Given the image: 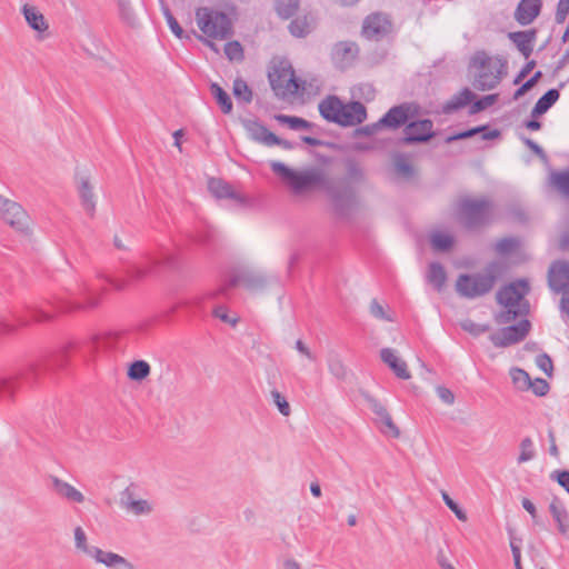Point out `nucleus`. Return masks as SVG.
I'll list each match as a JSON object with an SVG mask.
<instances>
[{"label":"nucleus","mask_w":569,"mask_h":569,"mask_svg":"<svg viewBox=\"0 0 569 569\" xmlns=\"http://www.w3.org/2000/svg\"><path fill=\"white\" fill-rule=\"evenodd\" d=\"M346 181L328 183L327 193L332 202L335 213L340 218H348L358 203L357 192L350 183H363L366 172L355 158L345 160Z\"/></svg>","instance_id":"obj_1"},{"label":"nucleus","mask_w":569,"mask_h":569,"mask_svg":"<svg viewBox=\"0 0 569 569\" xmlns=\"http://www.w3.org/2000/svg\"><path fill=\"white\" fill-rule=\"evenodd\" d=\"M323 119L341 127H353L367 119V109L360 101L343 103L337 96H328L319 103Z\"/></svg>","instance_id":"obj_2"},{"label":"nucleus","mask_w":569,"mask_h":569,"mask_svg":"<svg viewBox=\"0 0 569 569\" xmlns=\"http://www.w3.org/2000/svg\"><path fill=\"white\" fill-rule=\"evenodd\" d=\"M500 264L490 262L483 270L473 274L462 273L456 281V291L467 299H475L489 293L500 274Z\"/></svg>","instance_id":"obj_3"},{"label":"nucleus","mask_w":569,"mask_h":569,"mask_svg":"<svg viewBox=\"0 0 569 569\" xmlns=\"http://www.w3.org/2000/svg\"><path fill=\"white\" fill-rule=\"evenodd\" d=\"M112 338L110 336H93L78 347L77 342L70 341L61 347L59 351L52 355L47 362H32L37 365V378L42 368L46 369H60L68 362L70 351L78 349L84 357L94 356L100 350L111 348Z\"/></svg>","instance_id":"obj_4"},{"label":"nucleus","mask_w":569,"mask_h":569,"mask_svg":"<svg viewBox=\"0 0 569 569\" xmlns=\"http://www.w3.org/2000/svg\"><path fill=\"white\" fill-rule=\"evenodd\" d=\"M470 66L479 70L473 82L478 90L496 88L500 83L506 69L505 61L501 59L493 60L485 51H477L471 58Z\"/></svg>","instance_id":"obj_5"},{"label":"nucleus","mask_w":569,"mask_h":569,"mask_svg":"<svg viewBox=\"0 0 569 569\" xmlns=\"http://www.w3.org/2000/svg\"><path fill=\"white\" fill-rule=\"evenodd\" d=\"M177 266L173 254L168 251L143 252L138 262L130 264L127 269L128 276L136 281L148 276L158 273L162 269H172Z\"/></svg>","instance_id":"obj_6"},{"label":"nucleus","mask_w":569,"mask_h":569,"mask_svg":"<svg viewBox=\"0 0 569 569\" xmlns=\"http://www.w3.org/2000/svg\"><path fill=\"white\" fill-rule=\"evenodd\" d=\"M270 167L297 194L310 190L323 180L322 173L317 169L297 171L278 161L271 162Z\"/></svg>","instance_id":"obj_7"},{"label":"nucleus","mask_w":569,"mask_h":569,"mask_svg":"<svg viewBox=\"0 0 569 569\" xmlns=\"http://www.w3.org/2000/svg\"><path fill=\"white\" fill-rule=\"evenodd\" d=\"M199 29L209 38L227 39L232 36V22L229 16L222 11L199 8L196 11Z\"/></svg>","instance_id":"obj_8"},{"label":"nucleus","mask_w":569,"mask_h":569,"mask_svg":"<svg viewBox=\"0 0 569 569\" xmlns=\"http://www.w3.org/2000/svg\"><path fill=\"white\" fill-rule=\"evenodd\" d=\"M458 211L460 222L465 228L478 229L489 222L492 202L487 198H465L460 200Z\"/></svg>","instance_id":"obj_9"},{"label":"nucleus","mask_w":569,"mask_h":569,"mask_svg":"<svg viewBox=\"0 0 569 569\" xmlns=\"http://www.w3.org/2000/svg\"><path fill=\"white\" fill-rule=\"evenodd\" d=\"M37 380V365L29 363L18 371L0 377V400L13 399L21 382L33 383Z\"/></svg>","instance_id":"obj_10"},{"label":"nucleus","mask_w":569,"mask_h":569,"mask_svg":"<svg viewBox=\"0 0 569 569\" xmlns=\"http://www.w3.org/2000/svg\"><path fill=\"white\" fill-rule=\"evenodd\" d=\"M531 323L528 319L520 320L517 325L503 327L491 333L489 339L497 348H506L522 341L529 333Z\"/></svg>","instance_id":"obj_11"},{"label":"nucleus","mask_w":569,"mask_h":569,"mask_svg":"<svg viewBox=\"0 0 569 569\" xmlns=\"http://www.w3.org/2000/svg\"><path fill=\"white\" fill-rule=\"evenodd\" d=\"M0 217L11 228L24 233L29 230L30 218L27 211L16 201L0 194Z\"/></svg>","instance_id":"obj_12"},{"label":"nucleus","mask_w":569,"mask_h":569,"mask_svg":"<svg viewBox=\"0 0 569 569\" xmlns=\"http://www.w3.org/2000/svg\"><path fill=\"white\" fill-rule=\"evenodd\" d=\"M270 86L277 97H286L288 93H297L299 90L298 80L291 67H274L268 73Z\"/></svg>","instance_id":"obj_13"},{"label":"nucleus","mask_w":569,"mask_h":569,"mask_svg":"<svg viewBox=\"0 0 569 569\" xmlns=\"http://www.w3.org/2000/svg\"><path fill=\"white\" fill-rule=\"evenodd\" d=\"M391 32L392 21L386 13L373 12L363 20L361 34L368 40L380 41Z\"/></svg>","instance_id":"obj_14"},{"label":"nucleus","mask_w":569,"mask_h":569,"mask_svg":"<svg viewBox=\"0 0 569 569\" xmlns=\"http://www.w3.org/2000/svg\"><path fill=\"white\" fill-rule=\"evenodd\" d=\"M530 287L527 280L519 279L500 288L496 295L497 302L503 307L522 308L525 296L529 292Z\"/></svg>","instance_id":"obj_15"},{"label":"nucleus","mask_w":569,"mask_h":569,"mask_svg":"<svg viewBox=\"0 0 569 569\" xmlns=\"http://www.w3.org/2000/svg\"><path fill=\"white\" fill-rule=\"evenodd\" d=\"M432 129L433 122L430 119L409 122L405 127L401 141L405 144L427 142L435 136Z\"/></svg>","instance_id":"obj_16"},{"label":"nucleus","mask_w":569,"mask_h":569,"mask_svg":"<svg viewBox=\"0 0 569 569\" xmlns=\"http://www.w3.org/2000/svg\"><path fill=\"white\" fill-rule=\"evenodd\" d=\"M549 288L556 292H566L569 288V263L566 261L553 262L548 272Z\"/></svg>","instance_id":"obj_17"},{"label":"nucleus","mask_w":569,"mask_h":569,"mask_svg":"<svg viewBox=\"0 0 569 569\" xmlns=\"http://www.w3.org/2000/svg\"><path fill=\"white\" fill-rule=\"evenodd\" d=\"M411 107L409 103H401L388 110V112L379 119L382 128L398 129L406 124L410 118Z\"/></svg>","instance_id":"obj_18"},{"label":"nucleus","mask_w":569,"mask_h":569,"mask_svg":"<svg viewBox=\"0 0 569 569\" xmlns=\"http://www.w3.org/2000/svg\"><path fill=\"white\" fill-rule=\"evenodd\" d=\"M119 503L121 508L136 516L148 515L152 511V507L147 500L133 498V491L130 487H127L120 493Z\"/></svg>","instance_id":"obj_19"},{"label":"nucleus","mask_w":569,"mask_h":569,"mask_svg":"<svg viewBox=\"0 0 569 569\" xmlns=\"http://www.w3.org/2000/svg\"><path fill=\"white\" fill-rule=\"evenodd\" d=\"M508 38L517 47L525 59H528L532 51L537 39V30L529 29L525 31L509 32Z\"/></svg>","instance_id":"obj_20"},{"label":"nucleus","mask_w":569,"mask_h":569,"mask_svg":"<svg viewBox=\"0 0 569 569\" xmlns=\"http://www.w3.org/2000/svg\"><path fill=\"white\" fill-rule=\"evenodd\" d=\"M208 189L217 199H231L239 204L246 202V198L242 194L236 192L232 186L222 179L211 178L208 182Z\"/></svg>","instance_id":"obj_21"},{"label":"nucleus","mask_w":569,"mask_h":569,"mask_svg":"<svg viewBox=\"0 0 569 569\" xmlns=\"http://www.w3.org/2000/svg\"><path fill=\"white\" fill-rule=\"evenodd\" d=\"M541 0H520L515 11V19L521 26L530 24L540 13Z\"/></svg>","instance_id":"obj_22"},{"label":"nucleus","mask_w":569,"mask_h":569,"mask_svg":"<svg viewBox=\"0 0 569 569\" xmlns=\"http://www.w3.org/2000/svg\"><path fill=\"white\" fill-rule=\"evenodd\" d=\"M359 53V47L353 41H339L332 48V59L341 66L352 63Z\"/></svg>","instance_id":"obj_23"},{"label":"nucleus","mask_w":569,"mask_h":569,"mask_svg":"<svg viewBox=\"0 0 569 569\" xmlns=\"http://www.w3.org/2000/svg\"><path fill=\"white\" fill-rule=\"evenodd\" d=\"M380 358L399 379L408 380L411 378L406 361L399 358L391 348L381 349Z\"/></svg>","instance_id":"obj_24"},{"label":"nucleus","mask_w":569,"mask_h":569,"mask_svg":"<svg viewBox=\"0 0 569 569\" xmlns=\"http://www.w3.org/2000/svg\"><path fill=\"white\" fill-rule=\"evenodd\" d=\"M91 557L94 558L97 562L102 563L108 568L121 566L123 569H134L133 563H131L124 557L112 551H104L98 547H93Z\"/></svg>","instance_id":"obj_25"},{"label":"nucleus","mask_w":569,"mask_h":569,"mask_svg":"<svg viewBox=\"0 0 569 569\" xmlns=\"http://www.w3.org/2000/svg\"><path fill=\"white\" fill-rule=\"evenodd\" d=\"M244 128L250 137L256 142L270 147L271 142L277 141V136L269 131L268 128L258 120H249L244 123Z\"/></svg>","instance_id":"obj_26"},{"label":"nucleus","mask_w":569,"mask_h":569,"mask_svg":"<svg viewBox=\"0 0 569 569\" xmlns=\"http://www.w3.org/2000/svg\"><path fill=\"white\" fill-rule=\"evenodd\" d=\"M51 488L54 492L61 498L67 499L71 502L82 503L84 501V496L76 489L72 485L63 481L62 479L51 476Z\"/></svg>","instance_id":"obj_27"},{"label":"nucleus","mask_w":569,"mask_h":569,"mask_svg":"<svg viewBox=\"0 0 569 569\" xmlns=\"http://www.w3.org/2000/svg\"><path fill=\"white\" fill-rule=\"evenodd\" d=\"M478 133H482V136H481L482 140H492V139L500 137V131L498 129L488 130L487 126H480V127L471 128V129L448 136L446 138V142L451 143L457 140L468 139Z\"/></svg>","instance_id":"obj_28"},{"label":"nucleus","mask_w":569,"mask_h":569,"mask_svg":"<svg viewBox=\"0 0 569 569\" xmlns=\"http://www.w3.org/2000/svg\"><path fill=\"white\" fill-rule=\"evenodd\" d=\"M369 403L371 411L379 418L380 422L386 428L385 431H389L395 438L399 437L400 431L393 423L386 407L376 399H369Z\"/></svg>","instance_id":"obj_29"},{"label":"nucleus","mask_w":569,"mask_h":569,"mask_svg":"<svg viewBox=\"0 0 569 569\" xmlns=\"http://www.w3.org/2000/svg\"><path fill=\"white\" fill-rule=\"evenodd\" d=\"M560 98L558 89H549L543 96H541L532 108L530 116L538 118L545 114Z\"/></svg>","instance_id":"obj_30"},{"label":"nucleus","mask_w":569,"mask_h":569,"mask_svg":"<svg viewBox=\"0 0 569 569\" xmlns=\"http://www.w3.org/2000/svg\"><path fill=\"white\" fill-rule=\"evenodd\" d=\"M315 26V19L311 14H303L295 18L288 26L289 32L296 38H305Z\"/></svg>","instance_id":"obj_31"},{"label":"nucleus","mask_w":569,"mask_h":569,"mask_svg":"<svg viewBox=\"0 0 569 569\" xmlns=\"http://www.w3.org/2000/svg\"><path fill=\"white\" fill-rule=\"evenodd\" d=\"M22 13L30 28L42 33L48 30L49 26L44 19V16L37 10L34 7L24 4L22 7Z\"/></svg>","instance_id":"obj_32"},{"label":"nucleus","mask_w":569,"mask_h":569,"mask_svg":"<svg viewBox=\"0 0 569 569\" xmlns=\"http://www.w3.org/2000/svg\"><path fill=\"white\" fill-rule=\"evenodd\" d=\"M549 510L558 525L559 531L566 535L569 531L568 512L557 497H555L549 505Z\"/></svg>","instance_id":"obj_33"},{"label":"nucleus","mask_w":569,"mask_h":569,"mask_svg":"<svg viewBox=\"0 0 569 569\" xmlns=\"http://www.w3.org/2000/svg\"><path fill=\"white\" fill-rule=\"evenodd\" d=\"M427 281L433 286L437 291H441L447 281V273L443 266L439 262H431L427 272Z\"/></svg>","instance_id":"obj_34"},{"label":"nucleus","mask_w":569,"mask_h":569,"mask_svg":"<svg viewBox=\"0 0 569 569\" xmlns=\"http://www.w3.org/2000/svg\"><path fill=\"white\" fill-rule=\"evenodd\" d=\"M79 196H80L81 203H82L83 208L86 209V211L89 214L92 216L96 210V201H94L92 187L90 186L88 178L81 179L80 186H79Z\"/></svg>","instance_id":"obj_35"},{"label":"nucleus","mask_w":569,"mask_h":569,"mask_svg":"<svg viewBox=\"0 0 569 569\" xmlns=\"http://www.w3.org/2000/svg\"><path fill=\"white\" fill-rule=\"evenodd\" d=\"M473 97L475 94L472 93V91L468 88H465L459 92V94L455 96L450 101H448L443 106V111L446 113H450L452 111L461 109L469 104L472 101Z\"/></svg>","instance_id":"obj_36"},{"label":"nucleus","mask_w":569,"mask_h":569,"mask_svg":"<svg viewBox=\"0 0 569 569\" xmlns=\"http://www.w3.org/2000/svg\"><path fill=\"white\" fill-rule=\"evenodd\" d=\"M393 169L398 177L409 180L415 174V169L408 157L403 153H397L393 157Z\"/></svg>","instance_id":"obj_37"},{"label":"nucleus","mask_w":569,"mask_h":569,"mask_svg":"<svg viewBox=\"0 0 569 569\" xmlns=\"http://www.w3.org/2000/svg\"><path fill=\"white\" fill-rule=\"evenodd\" d=\"M299 8L300 0H274V11L283 20L292 18Z\"/></svg>","instance_id":"obj_38"},{"label":"nucleus","mask_w":569,"mask_h":569,"mask_svg":"<svg viewBox=\"0 0 569 569\" xmlns=\"http://www.w3.org/2000/svg\"><path fill=\"white\" fill-rule=\"evenodd\" d=\"M528 303L523 302L522 308L517 307H505V310L495 315V321L498 325H507L516 320L519 316L527 315Z\"/></svg>","instance_id":"obj_39"},{"label":"nucleus","mask_w":569,"mask_h":569,"mask_svg":"<svg viewBox=\"0 0 569 569\" xmlns=\"http://www.w3.org/2000/svg\"><path fill=\"white\" fill-rule=\"evenodd\" d=\"M210 92L219 104L221 111L224 114H229L232 111L233 106L227 91H224L218 83L212 82L210 84Z\"/></svg>","instance_id":"obj_40"},{"label":"nucleus","mask_w":569,"mask_h":569,"mask_svg":"<svg viewBox=\"0 0 569 569\" xmlns=\"http://www.w3.org/2000/svg\"><path fill=\"white\" fill-rule=\"evenodd\" d=\"M551 184L563 196L569 197V168L550 173Z\"/></svg>","instance_id":"obj_41"},{"label":"nucleus","mask_w":569,"mask_h":569,"mask_svg":"<svg viewBox=\"0 0 569 569\" xmlns=\"http://www.w3.org/2000/svg\"><path fill=\"white\" fill-rule=\"evenodd\" d=\"M150 366L144 360L133 361L128 369V377L134 381H141L150 375Z\"/></svg>","instance_id":"obj_42"},{"label":"nucleus","mask_w":569,"mask_h":569,"mask_svg":"<svg viewBox=\"0 0 569 569\" xmlns=\"http://www.w3.org/2000/svg\"><path fill=\"white\" fill-rule=\"evenodd\" d=\"M274 119L281 124H287L292 130L310 129L312 127L311 122L296 116L279 113L274 116Z\"/></svg>","instance_id":"obj_43"},{"label":"nucleus","mask_w":569,"mask_h":569,"mask_svg":"<svg viewBox=\"0 0 569 569\" xmlns=\"http://www.w3.org/2000/svg\"><path fill=\"white\" fill-rule=\"evenodd\" d=\"M328 368L329 371L339 380H345L347 378V367L343 361L339 357L338 353L331 352L328 357Z\"/></svg>","instance_id":"obj_44"},{"label":"nucleus","mask_w":569,"mask_h":569,"mask_svg":"<svg viewBox=\"0 0 569 569\" xmlns=\"http://www.w3.org/2000/svg\"><path fill=\"white\" fill-rule=\"evenodd\" d=\"M232 92L236 99L239 101H242L244 103H250L252 101V90L249 88L248 83L241 78H237L233 81Z\"/></svg>","instance_id":"obj_45"},{"label":"nucleus","mask_w":569,"mask_h":569,"mask_svg":"<svg viewBox=\"0 0 569 569\" xmlns=\"http://www.w3.org/2000/svg\"><path fill=\"white\" fill-rule=\"evenodd\" d=\"M98 306V299L97 298H89L86 302H79L73 301L71 299L69 300H60L57 305V308L62 311H72L78 309H86V308H94Z\"/></svg>","instance_id":"obj_46"},{"label":"nucleus","mask_w":569,"mask_h":569,"mask_svg":"<svg viewBox=\"0 0 569 569\" xmlns=\"http://www.w3.org/2000/svg\"><path fill=\"white\" fill-rule=\"evenodd\" d=\"M430 243L436 251H447L452 247L453 238L449 234L436 232L431 236Z\"/></svg>","instance_id":"obj_47"},{"label":"nucleus","mask_w":569,"mask_h":569,"mask_svg":"<svg viewBox=\"0 0 569 569\" xmlns=\"http://www.w3.org/2000/svg\"><path fill=\"white\" fill-rule=\"evenodd\" d=\"M16 325L10 323L3 317H0V332L1 333H12L16 331L17 327H26L29 325V320L18 313L12 315Z\"/></svg>","instance_id":"obj_48"},{"label":"nucleus","mask_w":569,"mask_h":569,"mask_svg":"<svg viewBox=\"0 0 569 569\" xmlns=\"http://www.w3.org/2000/svg\"><path fill=\"white\" fill-rule=\"evenodd\" d=\"M272 402L278 408L280 413L284 417L290 416L291 413V407L289 402L287 401L286 397L277 389H272L270 391Z\"/></svg>","instance_id":"obj_49"},{"label":"nucleus","mask_w":569,"mask_h":569,"mask_svg":"<svg viewBox=\"0 0 569 569\" xmlns=\"http://www.w3.org/2000/svg\"><path fill=\"white\" fill-rule=\"evenodd\" d=\"M536 456L535 449H533V442L531 438L526 437L520 442V455L518 457V463L527 462L531 459H533Z\"/></svg>","instance_id":"obj_50"},{"label":"nucleus","mask_w":569,"mask_h":569,"mask_svg":"<svg viewBox=\"0 0 569 569\" xmlns=\"http://www.w3.org/2000/svg\"><path fill=\"white\" fill-rule=\"evenodd\" d=\"M224 54L230 61L243 60V48L239 41H229L224 44Z\"/></svg>","instance_id":"obj_51"},{"label":"nucleus","mask_w":569,"mask_h":569,"mask_svg":"<svg viewBox=\"0 0 569 569\" xmlns=\"http://www.w3.org/2000/svg\"><path fill=\"white\" fill-rule=\"evenodd\" d=\"M542 72L536 71L527 81H525L513 93L512 99L518 100L520 97H522L526 92L531 90L538 81L541 79Z\"/></svg>","instance_id":"obj_52"},{"label":"nucleus","mask_w":569,"mask_h":569,"mask_svg":"<svg viewBox=\"0 0 569 569\" xmlns=\"http://www.w3.org/2000/svg\"><path fill=\"white\" fill-rule=\"evenodd\" d=\"M241 281L248 289H261L266 286L267 279L259 273H248L241 277Z\"/></svg>","instance_id":"obj_53"},{"label":"nucleus","mask_w":569,"mask_h":569,"mask_svg":"<svg viewBox=\"0 0 569 569\" xmlns=\"http://www.w3.org/2000/svg\"><path fill=\"white\" fill-rule=\"evenodd\" d=\"M162 12H163V16H164L167 23H168L170 30L172 31V33L177 38L182 39L184 37V31L181 28V26L179 24V22L177 21V19L171 13L170 9L167 6H163Z\"/></svg>","instance_id":"obj_54"},{"label":"nucleus","mask_w":569,"mask_h":569,"mask_svg":"<svg viewBox=\"0 0 569 569\" xmlns=\"http://www.w3.org/2000/svg\"><path fill=\"white\" fill-rule=\"evenodd\" d=\"M74 545L78 550L91 557V551L93 550V547L88 546L87 535L80 526L74 528Z\"/></svg>","instance_id":"obj_55"},{"label":"nucleus","mask_w":569,"mask_h":569,"mask_svg":"<svg viewBox=\"0 0 569 569\" xmlns=\"http://www.w3.org/2000/svg\"><path fill=\"white\" fill-rule=\"evenodd\" d=\"M513 383L521 390L529 389V386L531 385V379L527 371L523 369H512L511 371Z\"/></svg>","instance_id":"obj_56"},{"label":"nucleus","mask_w":569,"mask_h":569,"mask_svg":"<svg viewBox=\"0 0 569 569\" xmlns=\"http://www.w3.org/2000/svg\"><path fill=\"white\" fill-rule=\"evenodd\" d=\"M519 242L515 238H502L496 243V251L500 254H508L516 250Z\"/></svg>","instance_id":"obj_57"},{"label":"nucleus","mask_w":569,"mask_h":569,"mask_svg":"<svg viewBox=\"0 0 569 569\" xmlns=\"http://www.w3.org/2000/svg\"><path fill=\"white\" fill-rule=\"evenodd\" d=\"M461 328L465 331L469 332L470 335L477 337V336H480V335L487 332L490 329V326L489 325L476 323L472 320L467 319V320L461 322Z\"/></svg>","instance_id":"obj_58"},{"label":"nucleus","mask_w":569,"mask_h":569,"mask_svg":"<svg viewBox=\"0 0 569 569\" xmlns=\"http://www.w3.org/2000/svg\"><path fill=\"white\" fill-rule=\"evenodd\" d=\"M497 99H498L497 93L485 96L473 102V104L471 106L470 112L471 113L480 112V111L487 109L488 107L492 106L497 101Z\"/></svg>","instance_id":"obj_59"},{"label":"nucleus","mask_w":569,"mask_h":569,"mask_svg":"<svg viewBox=\"0 0 569 569\" xmlns=\"http://www.w3.org/2000/svg\"><path fill=\"white\" fill-rule=\"evenodd\" d=\"M442 499H443L446 506L456 515V517L459 520H461V521L467 520L466 512L460 508V506L456 501H453L450 498V496L447 492H442Z\"/></svg>","instance_id":"obj_60"},{"label":"nucleus","mask_w":569,"mask_h":569,"mask_svg":"<svg viewBox=\"0 0 569 569\" xmlns=\"http://www.w3.org/2000/svg\"><path fill=\"white\" fill-rule=\"evenodd\" d=\"M370 313L376 318V319H379V320H385V321H389V322H392L393 321V318L390 317L383 309V307L378 302V300L373 299L371 302H370Z\"/></svg>","instance_id":"obj_61"},{"label":"nucleus","mask_w":569,"mask_h":569,"mask_svg":"<svg viewBox=\"0 0 569 569\" xmlns=\"http://www.w3.org/2000/svg\"><path fill=\"white\" fill-rule=\"evenodd\" d=\"M569 14V0H559L557 4V10L555 14V21L558 24H561L566 21Z\"/></svg>","instance_id":"obj_62"},{"label":"nucleus","mask_w":569,"mask_h":569,"mask_svg":"<svg viewBox=\"0 0 569 569\" xmlns=\"http://www.w3.org/2000/svg\"><path fill=\"white\" fill-rule=\"evenodd\" d=\"M536 363L547 376L550 377L552 375V360L547 353L539 355L536 359Z\"/></svg>","instance_id":"obj_63"},{"label":"nucleus","mask_w":569,"mask_h":569,"mask_svg":"<svg viewBox=\"0 0 569 569\" xmlns=\"http://www.w3.org/2000/svg\"><path fill=\"white\" fill-rule=\"evenodd\" d=\"M529 388L532 389L536 396L542 397L548 393L550 386L545 379L537 378L535 381H531Z\"/></svg>","instance_id":"obj_64"}]
</instances>
